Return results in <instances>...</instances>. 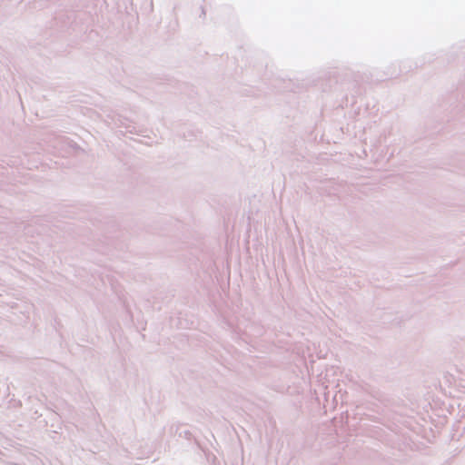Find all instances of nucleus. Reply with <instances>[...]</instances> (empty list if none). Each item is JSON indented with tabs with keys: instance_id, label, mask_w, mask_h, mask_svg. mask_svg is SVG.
<instances>
[{
	"instance_id": "nucleus-1",
	"label": "nucleus",
	"mask_w": 465,
	"mask_h": 465,
	"mask_svg": "<svg viewBox=\"0 0 465 465\" xmlns=\"http://www.w3.org/2000/svg\"><path fill=\"white\" fill-rule=\"evenodd\" d=\"M335 77L336 82L340 83L348 91L355 90L362 81V75L360 73H355L349 69H345L341 73L339 72Z\"/></svg>"
}]
</instances>
